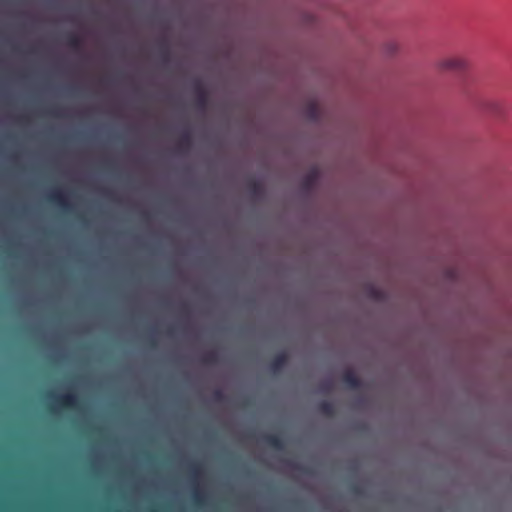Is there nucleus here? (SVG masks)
Wrapping results in <instances>:
<instances>
[{
	"mask_svg": "<svg viewBox=\"0 0 512 512\" xmlns=\"http://www.w3.org/2000/svg\"><path fill=\"white\" fill-rule=\"evenodd\" d=\"M57 405L64 409H78L79 397L75 392L69 391L55 398Z\"/></svg>",
	"mask_w": 512,
	"mask_h": 512,
	"instance_id": "nucleus-1",
	"label": "nucleus"
},
{
	"mask_svg": "<svg viewBox=\"0 0 512 512\" xmlns=\"http://www.w3.org/2000/svg\"><path fill=\"white\" fill-rule=\"evenodd\" d=\"M194 91H195L194 104L197 109L204 111L208 105V100H209L208 92L200 82H197L195 84Z\"/></svg>",
	"mask_w": 512,
	"mask_h": 512,
	"instance_id": "nucleus-2",
	"label": "nucleus"
},
{
	"mask_svg": "<svg viewBox=\"0 0 512 512\" xmlns=\"http://www.w3.org/2000/svg\"><path fill=\"white\" fill-rule=\"evenodd\" d=\"M466 61L461 57H450L439 62V67L443 70L462 71L466 68Z\"/></svg>",
	"mask_w": 512,
	"mask_h": 512,
	"instance_id": "nucleus-3",
	"label": "nucleus"
},
{
	"mask_svg": "<svg viewBox=\"0 0 512 512\" xmlns=\"http://www.w3.org/2000/svg\"><path fill=\"white\" fill-rule=\"evenodd\" d=\"M341 380L346 387L352 390H358L363 386L361 379L351 369H347L342 373Z\"/></svg>",
	"mask_w": 512,
	"mask_h": 512,
	"instance_id": "nucleus-4",
	"label": "nucleus"
},
{
	"mask_svg": "<svg viewBox=\"0 0 512 512\" xmlns=\"http://www.w3.org/2000/svg\"><path fill=\"white\" fill-rule=\"evenodd\" d=\"M289 360L288 354L283 351L275 355L269 363L270 371L277 375L279 374L283 368L287 365Z\"/></svg>",
	"mask_w": 512,
	"mask_h": 512,
	"instance_id": "nucleus-5",
	"label": "nucleus"
},
{
	"mask_svg": "<svg viewBox=\"0 0 512 512\" xmlns=\"http://www.w3.org/2000/svg\"><path fill=\"white\" fill-rule=\"evenodd\" d=\"M48 200L50 202L58 205L65 211H69L71 209V205L67 199V196L62 190H59V189L53 190L48 195Z\"/></svg>",
	"mask_w": 512,
	"mask_h": 512,
	"instance_id": "nucleus-6",
	"label": "nucleus"
},
{
	"mask_svg": "<svg viewBox=\"0 0 512 512\" xmlns=\"http://www.w3.org/2000/svg\"><path fill=\"white\" fill-rule=\"evenodd\" d=\"M248 194L253 199H260L264 195V187L261 182L251 179L247 182L246 185Z\"/></svg>",
	"mask_w": 512,
	"mask_h": 512,
	"instance_id": "nucleus-7",
	"label": "nucleus"
},
{
	"mask_svg": "<svg viewBox=\"0 0 512 512\" xmlns=\"http://www.w3.org/2000/svg\"><path fill=\"white\" fill-rule=\"evenodd\" d=\"M318 180L317 171L309 172L301 181V188L305 192H310L316 185Z\"/></svg>",
	"mask_w": 512,
	"mask_h": 512,
	"instance_id": "nucleus-8",
	"label": "nucleus"
},
{
	"mask_svg": "<svg viewBox=\"0 0 512 512\" xmlns=\"http://www.w3.org/2000/svg\"><path fill=\"white\" fill-rule=\"evenodd\" d=\"M263 441L270 447L276 450L284 449V440L279 435L275 434H266L263 436Z\"/></svg>",
	"mask_w": 512,
	"mask_h": 512,
	"instance_id": "nucleus-9",
	"label": "nucleus"
},
{
	"mask_svg": "<svg viewBox=\"0 0 512 512\" xmlns=\"http://www.w3.org/2000/svg\"><path fill=\"white\" fill-rule=\"evenodd\" d=\"M317 409L320 414L326 417H333L336 412L334 404L327 400L319 402Z\"/></svg>",
	"mask_w": 512,
	"mask_h": 512,
	"instance_id": "nucleus-10",
	"label": "nucleus"
},
{
	"mask_svg": "<svg viewBox=\"0 0 512 512\" xmlns=\"http://www.w3.org/2000/svg\"><path fill=\"white\" fill-rule=\"evenodd\" d=\"M67 45L75 50V51H79L81 48H82V40L79 36L77 35H70L68 38H67Z\"/></svg>",
	"mask_w": 512,
	"mask_h": 512,
	"instance_id": "nucleus-11",
	"label": "nucleus"
},
{
	"mask_svg": "<svg viewBox=\"0 0 512 512\" xmlns=\"http://www.w3.org/2000/svg\"><path fill=\"white\" fill-rule=\"evenodd\" d=\"M191 144H192L191 134L189 132H184L180 137V140L178 142V147L180 149H187L191 146Z\"/></svg>",
	"mask_w": 512,
	"mask_h": 512,
	"instance_id": "nucleus-12",
	"label": "nucleus"
},
{
	"mask_svg": "<svg viewBox=\"0 0 512 512\" xmlns=\"http://www.w3.org/2000/svg\"><path fill=\"white\" fill-rule=\"evenodd\" d=\"M306 114L311 120H317L319 117V108L315 103H310L306 109Z\"/></svg>",
	"mask_w": 512,
	"mask_h": 512,
	"instance_id": "nucleus-13",
	"label": "nucleus"
},
{
	"mask_svg": "<svg viewBox=\"0 0 512 512\" xmlns=\"http://www.w3.org/2000/svg\"><path fill=\"white\" fill-rule=\"evenodd\" d=\"M218 360V356H217V353L214 352V351H211L209 353H207L203 358H202V362L205 363V364H214L216 363Z\"/></svg>",
	"mask_w": 512,
	"mask_h": 512,
	"instance_id": "nucleus-14",
	"label": "nucleus"
},
{
	"mask_svg": "<svg viewBox=\"0 0 512 512\" xmlns=\"http://www.w3.org/2000/svg\"><path fill=\"white\" fill-rule=\"evenodd\" d=\"M190 472L193 478H200L203 474V469L200 465L194 464L190 467Z\"/></svg>",
	"mask_w": 512,
	"mask_h": 512,
	"instance_id": "nucleus-15",
	"label": "nucleus"
},
{
	"mask_svg": "<svg viewBox=\"0 0 512 512\" xmlns=\"http://www.w3.org/2000/svg\"><path fill=\"white\" fill-rule=\"evenodd\" d=\"M160 57L163 63H168L170 61V52L166 46H163L160 50Z\"/></svg>",
	"mask_w": 512,
	"mask_h": 512,
	"instance_id": "nucleus-16",
	"label": "nucleus"
},
{
	"mask_svg": "<svg viewBox=\"0 0 512 512\" xmlns=\"http://www.w3.org/2000/svg\"><path fill=\"white\" fill-rule=\"evenodd\" d=\"M194 501L197 504H202L204 501V494L200 490H196L194 493Z\"/></svg>",
	"mask_w": 512,
	"mask_h": 512,
	"instance_id": "nucleus-17",
	"label": "nucleus"
},
{
	"mask_svg": "<svg viewBox=\"0 0 512 512\" xmlns=\"http://www.w3.org/2000/svg\"><path fill=\"white\" fill-rule=\"evenodd\" d=\"M213 398L217 402H221L224 399V394L221 390H216L213 394Z\"/></svg>",
	"mask_w": 512,
	"mask_h": 512,
	"instance_id": "nucleus-18",
	"label": "nucleus"
},
{
	"mask_svg": "<svg viewBox=\"0 0 512 512\" xmlns=\"http://www.w3.org/2000/svg\"><path fill=\"white\" fill-rule=\"evenodd\" d=\"M370 294H371V296H372L373 298H375V299H379V298H380V294H381V293H380V291H378L377 289L372 288V289L370 290Z\"/></svg>",
	"mask_w": 512,
	"mask_h": 512,
	"instance_id": "nucleus-19",
	"label": "nucleus"
},
{
	"mask_svg": "<svg viewBox=\"0 0 512 512\" xmlns=\"http://www.w3.org/2000/svg\"><path fill=\"white\" fill-rule=\"evenodd\" d=\"M396 50H397V46H396V44L391 43V44H388V45H387V52H388V53L392 54V53H393L394 51H396Z\"/></svg>",
	"mask_w": 512,
	"mask_h": 512,
	"instance_id": "nucleus-20",
	"label": "nucleus"
},
{
	"mask_svg": "<svg viewBox=\"0 0 512 512\" xmlns=\"http://www.w3.org/2000/svg\"><path fill=\"white\" fill-rule=\"evenodd\" d=\"M49 114L54 116V117H62L61 113L58 110H56V109L50 110Z\"/></svg>",
	"mask_w": 512,
	"mask_h": 512,
	"instance_id": "nucleus-21",
	"label": "nucleus"
},
{
	"mask_svg": "<svg viewBox=\"0 0 512 512\" xmlns=\"http://www.w3.org/2000/svg\"><path fill=\"white\" fill-rule=\"evenodd\" d=\"M352 490H353V492H354L355 494H360V493H361V490H360V488H359L358 486H354V487L352 488Z\"/></svg>",
	"mask_w": 512,
	"mask_h": 512,
	"instance_id": "nucleus-22",
	"label": "nucleus"
},
{
	"mask_svg": "<svg viewBox=\"0 0 512 512\" xmlns=\"http://www.w3.org/2000/svg\"><path fill=\"white\" fill-rule=\"evenodd\" d=\"M150 344H151V346H154L155 342L153 340H151Z\"/></svg>",
	"mask_w": 512,
	"mask_h": 512,
	"instance_id": "nucleus-23",
	"label": "nucleus"
}]
</instances>
